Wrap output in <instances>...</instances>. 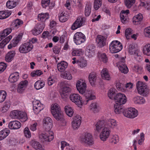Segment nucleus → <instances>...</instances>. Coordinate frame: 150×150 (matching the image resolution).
Masks as SVG:
<instances>
[{
    "mask_svg": "<svg viewBox=\"0 0 150 150\" xmlns=\"http://www.w3.org/2000/svg\"><path fill=\"white\" fill-rule=\"evenodd\" d=\"M76 87L80 93L84 94V96L86 98L85 104H87L89 100L95 99L96 96L92 94L91 91H86V85L84 82L78 81L76 84Z\"/></svg>",
    "mask_w": 150,
    "mask_h": 150,
    "instance_id": "obj_1",
    "label": "nucleus"
},
{
    "mask_svg": "<svg viewBox=\"0 0 150 150\" xmlns=\"http://www.w3.org/2000/svg\"><path fill=\"white\" fill-rule=\"evenodd\" d=\"M115 101L116 103L114 105V112L116 114H119L122 111L123 104L127 101V98L125 94L121 93H117Z\"/></svg>",
    "mask_w": 150,
    "mask_h": 150,
    "instance_id": "obj_2",
    "label": "nucleus"
},
{
    "mask_svg": "<svg viewBox=\"0 0 150 150\" xmlns=\"http://www.w3.org/2000/svg\"><path fill=\"white\" fill-rule=\"evenodd\" d=\"M23 23V21L19 19H17L14 21L11 25V28H6L1 33H0V41L10 34L12 29H17Z\"/></svg>",
    "mask_w": 150,
    "mask_h": 150,
    "instance_id": "obj_3",
    "label": "nucleus"
},
{
    "mask_svg": "<svg viewBox=\"0 0 150 150\" xmlns=\"http://www.w3.org/2000/svg\"><path fill=\"white\" fill-rule=\"evenodd\" d=\"M51 111L52 115L57 120L63 122L64 120L63 112L58 105L54 104L52 106Z\"/></svg>",
    "mask_w": 150,
    "mask_h": 150,
    "instance_id": "obj_4",
    "label": "nucleus"
},
{
    "mask_svg": "<svg viewBox=\"0 0 150 150\" xmlns=\"http://www.w3.org/2000/svg\"><path fill=\"white\" fill-rule=\"evenodd\" d=\"M136 86L139 94L144 96H147L149 93V89L146 85L142 82L138 81L137 83Z\"/></svg>",
    "mask_w": 150,
    "mask_h": 150,
    "instance_id": "obj_5",
    "label": "nucleus"
},
{
    "mask_svg": "<svg viewBox=\"0 0 150 150\" xmlns=\"http://www.w3.org/2000/svg\"><path fill=\"white\" fill-rule=\"evenodd\" d=\"M60 85L62 87V92L60 93L62 98L64 99L68 98L71 93V88L68 86L66 81L62 82Z\"/></svg>",
    "mask_w": 150,
    "mask_h": 150,
    "instance_id": "obj_6",
    "label": "nucleus"
},
{
    "mask_svg": "<svg viewBox=\"0 0 150 150\" xmlns=\"http://www.w3.org/2000/svg\"><path fill=\"white\" fill-rule=\"evenodd\" d=\"M122 48V44L117 40L112 41L110 45L109 49L112 53L120 52Z\"/></svg>",
    "mask_w": 150,
    "mask_h": 150,
    "instance_id": "obj_7",
    "label": "nucleus"
},
{
    "mask_svg": "<svg viewBox=\"0 0 150 150\" xmlns=\"http://www.w3.org/2000/svg\"><path fill=\"white\" fill-rule=\"evenodd\" d=\"M122 112L126 117L130 118H133L138 115L137 111L134 108H130L128 109H124L123 108Z\"/></svg>",
    "mask_w": 150,
    "mask_h": 150,
    "instance_id": "obj_8",
    "label": "nucleus"
},
{
    "mask_svg": "<svg viewBox=\"0 0 150 150\" xmlns=\"http://www.w3.org/2000/svg\"><path fill=\"white\" fill-rule=\"evenodd\" d=\"M49 133L44 132L39 134V139L42 142H50L53 140L54 138L53 132Z\"/></svg>",
    "mask_w": 150,
    "mask_h": 150,
    "instance_id": "obj_9",
    "label": "nucleus"
},
{
    "mask_svg": "<svg viewBox=\"0 0 150 150\" xmlns=\"http://www.w3.org/2000/svg\"><path fill=\"white\" fill-rule=\"evenodd\" d=\"M33 48L32 43L28 42L21 45L19 50L21 53H25L30 51Z\"/></svg>",
    "mask_w": 150,
    "mask_h": 150,
    "instance_id": "obj_10",
    "label": "nucleus"
},
{
    "mask_svg": "<svg viewBox=\"0 0 150 150\" xmlns=\"http://www.w3.org/2000/svg\"><path fill=\"white\" fill-rule=\"evenodd\" d=\"M74 41L76 45H80L86 40V37L84 34L81 32H77L74 38Z\"/></svg>",
    "mask_w": 150,
    "mask_h": 150,
    "instance_id": "obj_11",
    "label": "nucleus"
},
{
    "mask_svg": "<svg viewBox=\"0 0 150 150\" xmlns=\"http://www.w3.org/2000/svg\"><path fill=\"white\" fill-rule=\"evenodd\" d=\"M108 126L104 125L102 131L99 135L100 139L103 141H106L108 138L111 132L110 129L109 128Z\"/></svg>",
    "mask_w": 150,
    "mask_h": 150,
    "instance_id": "obj_12",
    "label": "nucleus"
},
{
    "mask_svg": "<svg viewBox=\"0 0 150 150\" xmlns=\"http://www.w3.org/2000/svg\"><path fill=\"white\" fill-rule=\"evenodd\" d=\"M86 21V18L85 17H78L71 26V30H75L80 27L84 24Z\"/></svg>",
    "mask_w": 150,
    "mask_h": 150,
    "instance_id": "obj_13",
    "label": "nucleus"
},
{
    "mask_svg": "<svg viewBox=\"0 0 150 150\" xmlns=\"http://www.w3.org/2000/svg\"><path fill=\"white\" fill-rule=\"evenodd\" d=\"M70 100L74 103L79 107L82 105L83 104L81 98L77 94L73 93L69 96Z\"/></svg>",
    "mask_w": 150,
    "mask_h": 150,
    "instance_id": "obj_14",
    "label": "nucleus"
},
{
    "mask_svg": "<svg viewBox=\"0 0 150 150\" xmlns=\"http://www.w3.org/2000/svg\"><path fill=\"white\" fill-rule=\"evenodd\" d=\"M33 104L34 112L36 115L38 114L44 108V105L38 100L34 102Z\"/></svg>",
    "mask_w": 150,
    "mask_h": 150,
    "instance_id": "obj_15",
    "label": "nucleus"
},
{
    "mask_svg": "<svg viewBox=\"0 0 150 150\" xmlns=\"http://www.w3.org/2000/svg\"><path fill=\"white\" fill-rule=\"evenodd\" d=\"M81 117L79 115H76L72 122V126L74 129H77L80 126L81 123Z\"/></svg>",
    "mask_w": 150,
    "mask_h": 150,
    "instance_id": "obj_16",
    "label": "nucleus"
},
{
    "mask_svg": "<svg viewBox=\"0 0 150 150\" xmlns=\"http://www.w3.org/2000/svg\"><path fill=\"white\" fill-rule=\"evenodd\" d=\"M23 34L22 33H20L17 36L14 38L11 42V44L9 45L8 47L9 49H11L12 47H15L17 45L19 42L21 40Z\"/></svg>",
    "mask_w": 150,
    "mask_h": 150,
    "instance_id": "obj_17",
    "label": "nucleus"
},
{
    "mask_svg": "<svg viewBox=\"0 0 150 150\" xmlns=\"http://www.w3.org/2000/svg\"><path fill=\"white\" fill-rule=\"evenodd\" d=\"M81 141L88 145H91L94 144L92 136L90 133H86L84 137L82 138Z\"/></svg>",
    "mask_w": 150,
    "mask_h": 150,
    "instance_id": "obj_18",
    "label": "nucleus"
},
{
    "mask_svg": "<svg viewBox=\"0 0 150 150\" xmlns=\"http://www.w3.org/2000/svg\"><path fill=\"white\" fill-rule=\"evenodd\" d=\"M128 51L131 54H134L136 58L139 56L138 55L139 51L135 47V45L133 43L129 45Z\"/></svg>",
    "mask_w": 150,
    "mask_h": 150,
    "instance_id": "obj_19",
    "label": "nucleus"
},
{
    "mask_svg": "<svg viewBox=\"0 0 150 150\" xmlns=\"http://www.w3.org/2000/svg\"><path fill=\"white\" fill-rule=\"evenodd\" d=\"M122 60L119 62V69L121 72L124 74H127L128 71V69L125 64V60L123 57H122Z\"/></svg>",
    "mask_w": 150,
    "mask_h": 150,
    "instance_id": "obj_20",
    "label": "nucleus"
},
{
    "mask_svg": "<svg viewBox=\"0 0 150 150\" xmlns=\"http://www.w3.org/2000/svg\"><path fill=\"white\" fill-rule=\"evenodd\" d=\"M95 47L92 44L89 45L86 47L85 54L89 58L92 57L94 55Z\"/></svg>",
    "mask_w": 150,
    "mask_h": 150,
    "instance_id": "obj_21",
    "label": "nucleus"
},
{
    "mask_svg": "<svg viewBox=\"0 0 150 150\" xmlns=\"http://www.w3.org/2000/svg\"><path fill=\"white\" fill-rule=\"evenodd\" d=\"M28 84V81L26 80L21 81L18 84L17 88L18 92L19 93H22L27 87Z\"/></svg>",
    "mask_w": 150,
    "mask_h": 150,
    "instance_id": "obj_22",
    "label": "nucleus"
},
{
    "mask_svg": "<svg viewBox=\"0 0 150 150\" xmlns=\"http://www.w3.org/2000/svg\"><path fill=\"white\" fill-rule=\"evenodd\" d=\"M8 126L9 128L11 129H16L20 128L21 124L18 121H13L9 123Z\"/></svg>",
    "mask_w": 150,
    "mask_h": 150,
    "instance_id": "obj_23",
    "label": "nucleus"
},
{
    "mask_svg": "<svg viewBox=\"0 0 150 150\" xmlns=\"http://www.w3.org/2000/svg\"><path fill=\"white\" fill-rule=\"evenodd\" d=\"M97 46L100 47H102L106 44V40L105 38L101 35H98L96 39Z\"/></svg>",
    "mask_w": 150,
    "mask_h": 150,
    "instance_id": "obj_24",
    "label": "nucleus"
},
{
    "mask_svg": "<svg viewBox=\"0 0 150 150\" xmlns=\"http://www.w3.org/2000/svg\"><path fill=\"white\" fill-rule=\"evenodd\" d=\"M43 29L41 25H37L31 30L32 33L34 35H37L41 33Z\"/></svg>",
    "mask_w": 150,
    "mask_h": 150,
    "instance_id": "obj_25",
    "label": "nucleus"
},
{
    "mask_svg": "<svg viewBox=\"0 0 150 150\" xmlns=\"http://www.w3.org/2000/svg\"><path fill=\"white\" fill-rule=\"evenodd\" d=\"M57 67L58 71L61 72H62L67 68L68 63L65 61H62L57 64Z\"/></svg>",
    "mask_w": 150,
    "mask_h": 150,
    "instance_id": "obj_26",
    "label": "nucleus"
},
{
    "mask_svg": "<svg viewBox=\"0 0 150 150\" xmlns=\"http://www.w3.org/2000/svg\"><path fill=\"white\" fill-rule=\"evenodd\" d=\"M19 76V74L18 72L13 73L10 74L9 76L8 80L11 83H15L18 80Z\"/></svg>",
    "mask_w": 150,
    "mask_h": 150,
    "instance_id": "obj_27",
    "label": "nucleus"
},
{
    "mask_svg": "<svg viewBox=\"0 0 150 150\" xmlns=\"http://www.w3.org/2000/svg\"><path fill=\"white\" fill-rule=\"evenodd\" d=\"M88 80L91 85L93 86L95 85L97 79L96 74V73L92 72L88 76Z\"/></svg>",
    "mask_w": 150,
    "mask_h": 150,
    "instance_id": "obj_28",
    "label": "nucleus"
},
{
    "mask_svg": "<svg viewBox=\"0 0 150 150\" xmlns=\"http://www.w3.org/2000/svg\"><path fill=\"white\" fill-rule=\"evenodd\" d=\"M15 54L14 51H10L8 52L5 56L6 61L8 62H11L13 59Z\"/></svg>",
    "mask_w": 150,
    "mask_h": 150,
    "instance_id": "obj_29",
    "label": "nucleus"
},
{
    "mask_svg": "<svg viewBox=\"0 0 150 150\" xmlns=\"http://www.w3.org/2000/svg\"><path fill=\"white\" fill-rule=\"evenodd\" d=\"M19 0H10L7 1L6 6L9 8L15 7L18 4Z\"/></svg>",
    "mask_w": 150,
    "mask_h": 150,
    "instance_id": "obj_30",
    "label": "nucleus"
},
{
    "mask_svg": "<svg viewBox=\"0 0 150 150\" xmlns=\"http://www.w3.org/2000/svg\"><path fill=\"white\" fill-rule=\"evenodd\" d=\"M49 18V13H40L38 14V21L42 22H45L47 19H48Z\"/></svg>",
    "mask_w": 150,
    "mask_h": 150,
    "instance_id": "obj_31",
    "label": "nucleus"
},
{
    "mask_svg": "<svg viewBox=\"0 0 150 150\" xmlns=\"http://www.w3.org/2000/svg\"><path fill=\"white\" fill-rule=\"evenodd\" d=\"M116 90L114 88H111L108 91V95L109 97L112 100H116V96L117 93H116Z\"/></svg>",
    "mask_w": 150,
    "mask_h": 150,
    "instance_id": "obj_32",
    "label": "nucleus"
},
{
    "mask_svg": "<svg viewBox=\"0 0 150 150\" xmlns=\"http://www.w3.org/2000/svg\"><path fill=\"white\" fill-rule=\"evenodd\" d=\"M133 100L136 104H142L145 103V100L142 97L137 96L133 98Z\"/></svg>",
    "mask_w": 150,
    "mask_h": 150,
    "instance_id": "obj_33",
    "label": "nucleus"
},
{
    "mask_svg": "<svg viewBox=\"0 0 150 150\" xmlns=\"http://www.w3.org/2000/svg\"><path fill=\"white\" fill-rule=\"evenodd\" d=\"M101 76L102 78L106 80H109L110 79V76L108 71L107 69H103L101 72Z\"/></svg>",
    "mask_w": 150,
    "mask_h": 150,
    "instance_id": "obj_34",
    "label": "nucleus"
},
{
    "mask_svg": "<svg viewBox=\"0 0 150 150\" xmlns=\"http://www.w3.org/2000/svg\"><path fill=\"white\" fill-rule=\"evenodd\" d=\"M104 125L108 126L107 127L110 129L114 128L117 126L116 121L113 119L109 120L106 124Z\"/></svg>",
    "mask_w": 150,
    "mask_h": 150,
    "instance_id": "obj_35",
    "label": "nucleus"
},
{
    "mask_svg": "<svg viewBox=\"0 0 150 150\" xmlns=\"http://www.w3.org/2000/svg\"><path fill=\"white\" fill-rule=\"evenodd\" d=\"M45 83L42 81L38 80L35 83L34 86L37 90L42 88L45 86Z\"/></svg>",
    "mask_w": 150,
    "mask_h": 150,
    "instance_id": "obj_36",
    "label": "nucleus"
},
{
    "mask_svg": "<svg viewBox=\"0 0 150 150\" xmlns=\"http://www.w3.org/2000/svg\"><path fill=\"white\" fill-rule=\"evenodd\" d=\"M11 14V11H0V19H3L9 17Z\"/></svg>",
    "mask_w": 150,
    "mask_h": 150,
    "instance_id": "obj_37",
    "label": "nucleus"
},
{
    "mask_svg": "<svg viewBox=\"0 0 150 150\" xmlns=\"http://www.w3.org/2000/svg\"><path fill=\"white\" fill-rule=\"evenodd\" d=\"M65 111L67 115L70 117L72 116L74 112L72 108L69 105H66L64 108Z\"/></svg>",
    "mask_w": 150,
    "mask_h": 150,
    "instance_id": "obj_38",
    "label": "nucleus"
},
{
    "mask_svg": "<svg viewBox=\"0 0 150 150\" xmlns=\"http://www.w3.org/2000/svg\"><path fill=\"white\" fill-rule=\"evenodd\" d=\"M31 143L32 146L35 149L37 150H41L42 149L41 145L39 142L35 141V140H32L31 142Z\"/></svg>",
    "mask_w": 150,
    "mask_h": 150,
    "instance_id": "obj_39",
    "label": "nucleus"
},
{
    "mask_svg": "<svg viewBox=\"0 0 150 150\" xmlns=\"http://www.w3.org/2000/svg\"><path fill=\"white\" fill-rule=\"evenodd\" d=\"M59 21L61 22H64L67 20L68 18V15L65 12H62L59 17Z\"/></svg>",
    "mask_w": 150,
    "mask_h": 150,
    "instance_id": "obj_40",
    "label": "nucleus"
},
{
    "mask_svg": "<svg viewBox=\"0 0 150 150\" xmlns=\"http://www.w3.org/2000/svg\"><path fill=\"white\" fill-rule=\"evenodd\" d=\"M9 130L4 129L0 131V140H2L5 138L9 134Z\"/></svg>",
    "mask_w": 150,
    "mask_h": 150,
    "instance_id": "obj_41",
    "label": "nucleus"
},
{
    "mask_svg": "<svg viewBox=\"0 0 150 150\" xmlns=\"http://www.w3.org/2000/svg\"><path fill=\"white\" fill-rule=\"evenodd\" d=\"M18 118L21 119L22 122H25L28 119L26 114L21 111H19L18 117Z\"/></svg>",
    "mask_w": 150,
    "mask_h": 150,
    "instance_id": "obj_42",
    "label": "nucleus"
},
{
    "mask_svg": "<svg viewBox=\"0 0 150 150\" xmlns=\"http://www.w3.org/2000/svg\"><path fill=\"white\" fill-rule=\"evenodd\" d=\"M143 52L144 54L150 56V44H146L144 47Z\"/></svg>",
    "mask_w": 150,
    "mask_h": 150,
    "instance_id": "obj_43",
    "label": "nucleus"
},
{
    "mask_svg": "<svg viewBox=\"0 0 150 150\" xmlns=\"http://www.w3.org/2000/svg\"><path fill=\"white\" fill-rule=\"evenodd\" d=\"M104 121H100L97 122L95 125L96 130L98 132H99L102 128L104 127Z\"/></svg>",
    "mask_w": 150,
    "mask_h": 150,
    "instance_id": "obj_44",
    "label": "nucleus"
},
{
    "mask_svg": "<svg viewBox=\"0 0 150 150\" xmlns=\"http://www.w3.org/2000/svg\"><path fill=\"white\" fill-rule=\"evenodd\" d=\"M53 124L52 123L49 122V124L48 125L46 124L43 125V128L44 129V131L45 132H53L51 131V129L52 128Z\"/></svg>",
    "mask_w": 150,
    "mask_h": 150,
    "instance_id": "obj_45",
    "label": "nucleus"
},
{
    "mask_svg": "<svg viewBox=\"0 0 150 150\" xmlns=\"http://www.w3.org/2000/svg\"><path fill=\"white\" fill-rule=\"evenodd\" d=\"M90 109L95 112H97L99 110V107L95 103H91L89 107Z\"/></svg>",
    "mask_w": 150,
    "mask_h": 150,
    "instance_id": "obj_46",
    "label": "nucleus"
},
{
    "mask_svg": "<svg viewBox=\"0 0 150 150\" xmlns=\"http://www.w3.org/2000/svg\"><path fill=\"white\" fill-rule=\"evenodd\" d=\"M62 75V77L63 78L68 80H70L72 78L70 73L67 71H65Z\"/></svg>",
    "mask_w": 150,
    "mask_h": 150,
    "instance_id": "obj_47",
    "label": "nucleus"
},
{
    "mask_svg": "<svg viewBox=\"0 0 150 150\" xmlns=\"http://www.w3.org/2000/svg\"><path fill=\"white\" fill-rule=\"evenodd\" d=\"M76 64L82 68L85 67L87 65L86 61L82 59L77 60Z\"/></svg>",
    "mask_w": 150,
    "mask_h": 150,
    "instance_id": "obj_48",
    "label": "nucleus"
},
{
    "mask_svg": "<svg viewBox=\"0 0 150 150\" xmlns=\"http://www.w3.org/2000/svg\"><path fill=\"white\" fill-rule=\"evenodd\" d=\"M143 19V16L141 13H139L135 16L133 18V22H139L141 21Z\"/></svg>",
    "mask_w": 150,
    "mask_h": 150,
    "instance_id": "obj_49",
    "label": "nucleus"
},
{
    "mask_svg": "<svg viewBox=\"0 0 150 150\" xmlns=\"http://www.w3.org/2000/svg\"><path fill=\"white\" fill-rule=\"evenodd\" d=\"M102 0H95L94 8L96 10H97L102 5Z\"/></svg>",
    "mask_w": 150,
    "mask_h": 150,
    "instance_id": "obj_50",
    "label": "nucleus"
},
{
    "mask_svg": "<svg viewBox=\"0 0 150 150\" xmlns=\"http://www.w3.org/2000/svg\"><path fill=\"white\" fill-rule=\"evenodd\" d=\"M6 96V93L5 91H0V103L2 102L5 100Z\"/></svg>",
    "mask_w": 150,
    "mask_h": 150,
    "instance_id": "obj_51",
    "label": "nucleus"
},
{
    "mask_svg": "<svg viewBox=\"0 0 150 150\" xmlns=\"http://www.w3.org/2000/svg\"><path fill=\"white\" fill-rule=\"evenodd\" d=\"M91 11V6L89 4L86 5L85 10V14L86 16H89Z\"/></svg>",
    "mask_w": 150,
    "mask_h": 150,
    "instance_id": "obj_52",
    "label": "nucleus"
},
{
    "mask_svg": "<svg viewBox=\"0 0 150 150\" xmlns=\"http://www.w3.org/2000/svg\"><path fill=\"white\" fill-rule=\"evenodd\" d=\"M135 2V0H125V4L128 8H130Z\"/></svg>",
    "mask_w": 150,
    "mask_h": 150,
    "instance_id": "obj_53",
    "label": "nucleus"
},
{
    "mask_svg": "<svg viewBox=\"0 0 150 150\" xmlns=\"http://www.w3.org/2000/svg\"><path fill=\"white\" fill-rule=\"evenodd\" d=\"M132 30L130 28L127 29L125 31V34L127 39L131 37V35L132 34Z\"/></svg>",
    "mask_w": 150,
    "mask_h": 150,
    "instance_id": "obj_54",
    "label": "nucleus"
},
{
    "mask_svg": "<svg viewBox=\"0 0 150 150\" xmlns=\"http://www.w3.org/2000/svg\"><path fill=\"white\" fill-rule=\"evenodd\" d=\"M42 74V72L40 70L34 71L31 73V75L33 77L40 76Z\"/></svg>",
    "mask_w": 150,
    "mask_h": 150,
    "instance_id": "obj_55",
    "label": "nucleus"
},
{
    "mask_svg": "<svg viewBox=\"0 0 150 150\" xmlns=\"http://www.w3.org/2000/svg\"><path fill=\"white\" fill-rule=\"evenodd\" d=\"M18 112L17 110H13L11 112L10 116L12 118L17 119L18 117Z\"/></svg>",
    "mask_w": 150,
    "mask_h": 150,
    "instance_id": "obj_56",
    "label": "nucleus"
},
{
    "mask_svg": "<svg viewBox=\"0 0 150 150\" xmlns=\"http://www.w3.org/2000/svg\"><path fill=\"white\" fill-rule=\"evenodd\" d=\"M116 86L117 89L119 91H123L124 90L125 85L120 82L117 83Z\"/></svg>",
    "mask_w": 150,
    "mask_h": 150,
    "instance_id": "obj_57",
    "label": "nucleus"
},
{
    "mask_svg": "<svg viewBox=\"0 0 150 150\" xmlns=\"http://www.w3.org/2000/svg\"><path fill=\"white\" fill-rule=\"evenodd\" d=\"M43 125L46 124L47 125L49 124V122L51 124L52 123L53 124L52 121V119L49 117H46L43 120Z\"/></svg>",
    "mask_w": 150,
    "mask_h": 150,
    "instance_id": "obj_58",
    "label": "nucleus"
},
{
    "mask_svg": "<svg viewBox=\"0 0 150 150\" xmlns=\"http://www.w3.org/2000/svg\"><path fill=\"white\" fill-rule=\"evenodd\" d=\"M98 56H100L102 61L104 63H106L108 61V58L105 54L104 53L103 54H99Z\"/></svg>",
    "mask_w": 150,
    "mask_h": 150,
    "instance_id": "obj_59",
    "label": "nucleus"
},
{
    "mask_svg": "<svg viewBox=\"0 0 150 150\" xmlns=\"http://www.w3.org/2000/svg\"><path fill=\"white\" fill-rule=\"evenodd\" d=\"M50 0H42L41 3L42 6L43 8H45L48 6L50 2Z\"/></svg>",
    "mask_w": 150,
    "mask_h": 150,
    "instance_id": "obj_60",
    "label": "nucleus"
},
{
    "mask_svg": "<svg viewBox=\"0 0 150 150\" xmlns=\"http://www.w3.org/2000/svg\"><path fill=\"white\" fill-rule=\"evenodd\" d=\"M82 54L81 50H76L73 51L72 54L73 56H79Z\"/></svg>",
    "mask_w": 150,
    "mask_h": 150,
    "instance_id": "obj_61",
    "label": "nucleus"
},
{
    "mask_svg": "<svg viewBox=\"0 0 150 150\" xmlns=\"http://www.w3.org/2000/svg\"><path fill=\"white\" fill-rule=\"evenodd\" d=\"M24 132L25 135L27 137L29 138L31 137V133L28 127H26L25 128Z\"/></svg>",
    "mask_w": 150,
    "mask_h": 150,
    "instance_id": "obj_62",
    "label": "nucleus"
},
{
    "mask_svg": "<svg viewBox=\"0 0 150 150\" xmlns=\"http://www.w3.org/2000/svg\"><path fill=\"white\" fill-rule=\"evenodd\" d=\"M7 67L6 64L4 62L0 63V73L3 72L6 69Z\"/></svg>",
    "mask_w": 150,
    "mask_h": 150,
    "instance_id": "obj_63",
    "label": "nucleus"
},
{
    "mask_svg": "<svg viewBox=\"0 0 150 150\" xmlns=\"http://www.w3.org/2000/svg\"><path fill=\"white\" fill-rule=\"evenodd\" d=\"M144 31L145 35L150 38V26L146 28Z\"/></svg>",
    "mask_w": 150,
    "mask_h": 150,
    "instance_id": "obj_64",
    "label": "nucleus"
}]
</instances>
